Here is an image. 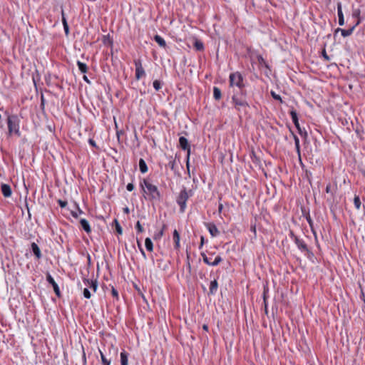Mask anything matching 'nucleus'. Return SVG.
Here are the masks:
<instances>
[{
    "instance_id": "nucleus-1",
    "label": "nucleus",
    "mask_w": 365,
    "mask_h": 365,
    "mask_svg": "<svg viewBox=\"0 0 365 365\" xmlns=\"http://www.w3.org/2000/svg\"><path fill=\"white\" fill-rule=\"evenodd\" d=\"M232 103L237 111L246 112L247 108H250V104L247 101V91L246 88L233 91Z\"/></svg>"
},
{
    "instance_id": "nucleus-2",
    "label": "nucleus",
    "mask_w": 365,
    "mask_h": 365,
    "mask_svg": "<svg viewBox=\"0 0 365 365\" xmlns=\"http://www.w3.org/2000/svg\"><path fill=\"white\" fill-rule=\"evenodd\" d=\"M140 185L145 192L148 195V200L150 201H160L161 200V195L157 186L153 185L149 180L144 179L140 182Z\"/></svg>"
},
{
    "instance_id": "nucleus-3",
    "label": "nucleus",
    "mask_w": 365,
    "mask_h": 365,
    "mask_svg": "<svg viewBox=\"0 0 365 365\" xmlns=\"http://www.w3.org/2000/svg\"><path fill=\"white\" fill-rule=\"evenodd\" d=\"M193 192L192 190H187L186 187H183L180 190L179 195L176 198V202L180 206V212H184L186 209V202L190 197L192 195Z\"/></svg>"
},
{
    "instance_id": "nucleus-4",
    "label": "nucleus",
    "mask_w": 365,
    "mask_h": 365,
    "mask_svg": "<svg viewBox=\"0 0 365 365\" xmlns=\"http://www.w3.org/2000/svg\"><path fill=\"white\" fill-rule=\"evenodd\" d=\"M229 83L230 87H237V89L246 88L244 77L239 71L231 73L229 76Z\"/></svg>"
},
{
    "instance_id": "nucleus-5",
    "label": "nucleus",
    "mask_w": 365,
    "mask_h": 365,
    "mask_svg": "<svg viewBox=\"0 0 365 365\" xmlns=\"http://www.w3.org/2000/svg\"><path fill=\"white\" fill-rule=\"evenodd\" d=\"M19 123L20 120L18 115H11L8 117L7 125L9 134L14 133L19 136L20 135Z\"/></svg>"
},
{
    "instance_id": "nucleus-6",
    "label": "nucleus",
    "mask_w": 365,
    "mask_h": 365,
    "mask_svg": "<svg viewBox=\"0 0 365 365\" xmlns=\"http://www.w3.org/2000/svg\"><path fill=\"white\" fill-rule=\"evenodd\" d=\"M83 282L86 287L83 289V296L86 299H90L91 297V292H96L98 288L96 281L89 280L87 279H83Z\"/></svg>"
},
{
    "instance_id": "nucleus-7",
    "label": "nucleus",
    "mask_w": 365,
    "mask_h": 365,
    "mask_svg": "<svg viewBox=\"0 0 365 365\" xmlns=\"http://www.w3.org/2000/svg\"><path fill=\"white\" fill-rule=\"evenodd\" d=\"M294 243L297 246L298 249L302 252H304L307 257L312 259L314 257V253L309 249L307 245L305 243V242L302 240L298 237L294 241Z\"/></svg>"
},
{
    "instance_id": "nucleus-8",
    "label": "nucleus",
    "mask_w": 365,
    "mask_h": 365,
    "mask_svg": "<svg viewBox=\"0 0 365 365\" xmlns=\"http://www.w3.org/2000/svg\"><path fill=\"white\" fill-rule=\"evenodd\" d=\"M179 146L180 148L187 151V160H186V165L187 169H189V159L190 155V145L187 140V139L185 137L181 136L179 138Z\"/></svg>"
},
{
    "instance_id": "nucleus-9",
    "label": "nucleus",
    "mask_w": 365,
    "mask_h": 365,
    "mask_svg": "<svg viewBox=\"0 0 365 365\" xmlns=\"http://www.w3.org/2000/svg\"><path fill=\"white\" fill-rule=\"evenodd\" d=\"M289 113H290L292 122L294 124L295 127L297 128L298 133L300 134L301 136H304L306 138L307 136V133L305 130L303 131L302 130V128H300L297 111L292 108V109L290 110Z\"/></svg>"
},
{
    "instance_id": "nucleus-10",
    "label": "nucleus",
    "mask_w": 365,
    "mask_h": 365,
    "mask_svg": "<svg viewBox=\"0 0 365 365\" xmlns=\"http://www.w3.org/2000/svg\"><path fill=\"white\" fill-rule=\"evenodd\" d=\"M135 67V78L140 80L142 77L145 76V70L142 66V62L140 58L134 60Z\"/></svg>"
},
{
    "instance_id": "nucleus-11",
    "label": "nucleus",
    "mask_w": 365,
    "mask_h": 365,
    "mask_svg": "<svg viewBox=\"0 0 365 365\" xmlns=\"http://www.w3.org/2000/svg\"><path fill=\"white\" fill-rule=\"evenodd\" d=\"M361 22V20H358L356 21V22L351 27L349 28V29H340V28H337L335 31H334V36L338 33V32H341V35L344 36V37H347V36H349L352 34L354 30L355 29V28L360 24Z\"/></svg>"
},
{
    "instance_id": "nucleus-12",
    "label": "nucleus",
    "mask_w": 365,
    "mask_h": 365,
    "mask_svg": "<svg viewBox=\"0 0 365 365\" xmlns=\"http://www.w3.org/2000/svg\"><path fill=\"white\" fill-rule=\"evenodd\" d=\"M205 225L207 228L212 237H217L220 235L218 228L213 222H206L205 223Z\"/></svg>"
},
{
    "instance_id": "nucleus-13",
    "label": "nucleus",
    "mask_w": 365,
    "mask_h": 365,
    "mask_svg": "<svg viewBox=\"0 0 365 365\" xmlns=\"http://www.w3.org/2000/svg\"><path fill=\"white\" fill-rule=\"evenodd\" d=\"M46 280L47 282L52 285L53 288V290H54V292L55 294L59 297L60 296V289H59V287H58V285L57 284V283L55 282L54 279L53 278V277L49 274L48 273L46 274Z\"/></svg>"
},
{
    "instance_id": "nucleus-14",
    "label": "nucleus",
    "mask_w": 365,
    "mask_h": 365,
    "mask_svg": "<svg viewBox=\"0 0 365 365\" xmlns=\"http://www.w3.org/2000/svg\"><path fill=\"white\" fill-rule=\"evenodd\" d=\"M1 190L2 195L5 197H10L12 195L11 186L8 184L2 183L1 185Z\"/></svg>"
},
{
    "instance_id": "nucleus-15",
    "label": "nucleus",
    "mask_w": 365,
    "mask_h": 365,
    "mask_svg": "<svg viewBox=\"0 0 365 365\" xmlns=\"http://www.w3.org/2000/svg\"><path fill=\"white\" fill-rule=\"evenodd\" d=\"M103 43L105 46H109L110 47L111 61H113V40L108 34L103 37Z\"/></svg>"
},
{
    "instance_id": "nucleus-16",
    "label": "nucleus",
    "mask_w": 365,
    "mask_h": 365,
    "mask_svg": "<svg viewBox=\"0 0 365 365\" xmlns=\"http://www.w3.org/2000/svg\"><path fill=\"white\" fill-rule=\"evenodd\" d=\"M337 14L339 18V24L340 26H343L344 24V17L341 2L337 3Z\"/></svg>"
},
{
    "instance_id": "nucleus-17",
    "label": "nucleus",
    "mask_w": 365,
    "mask_h": 365,
    "mask_svg": "<svg viewBox=\"0 0 365 365\" xmlns=\"http://www.w3.org/2000/svg\"><path fill=\"white\" fill-rule=\"evenodd\" d=\"M218 288V283L216 279H214L210 282V288H209V295H214L216 294Z\"/></svg>"
},
{
    "instance_id": "nucleus-18",
    "label": "nucleus",
    "mask_w": 365,
    "mask_h": 365,
    "mask_svg": "<svg viewBox=\"0 0 365 365\" xmlns=\"http://www.w3.org/2000/svg\"><path fill=\"white\" fill-rule=\"evenodd\" d=\"M31 246V250H32L34 255L36 256V259H41L42 257V255H41V250H40L39 247L38 246V245L35 242H32Z\"/></svg>"
},
{
    "instance_id": "nucleus-19",
    "label": "nucleus",
    "mask_w": 365,
    "mask_h": 365,
    "mask_svg": "<svg viewBox=\"0 0 365 365\" xmlns=\"http://www.w3.org/2000/svg\"><path fill=\"white\" fill-rule=\"evenodd\" d=\"M80 225L87 233H90L91 232V228L88 221L86 219H81Z\"/></svg>"
},
{
    "instance_id": "nucleus-20",
    "label": "nucleus",
    "mask_w": 365,
    "mask_h": 365,
    "mask_svg": "<svg viewBox=\"0 0 365 365\" xmlns=\"http://www.w3.org/2000/svg\"><path fill=\"white\" fill-rule=\"evenodd\" d=\"M120 365H128V353L125 350L120 353Z\"/></svg>"
},
{
    "instance_id": "nucleus-21",
    "label": "nucleus",
    "mask_w": 365,
    "mask_h": 365,
    "mask_svg": "<svg viewBox=\"0 0 365 365\" xmlns=\"http://www.w3.org/2000/svg\"><path fill=\"white\" fill-rule=\"evenodd\" d=\"M154 40L160 46V47H163V48H165L166 47V42L159 35L156 34L154 36Z\"/></svg>"
},
{
    "instance_id": "nucleus-22",
    "label": "nucleus",
    "mask_w": 365,
    "mask_h": 365,
    "mask_svg": "<svg viewBox=\"0 0 365 365\" xmlns=\"http://www.w3.org/2000/svg\"><path fill=\"white\" fill-rule=\"evenodd\" d=\"M139 169L142 173H145L148 172L147 164L143 158L139 160Z\"/></svg>"
},
{
    "instance_id": "nucleus-23",
    "label": "nucleus",
    "mask_w": 365,
    "mask_h": 365,
    "mask_svg": "<svg viewBox=\"0 0 365 365\" xmlns=\"http://www.w3.org/2000/svg\"><path fill=\"white\" fill-rule=\"evenodd\" d=\"M61 16H62V24L63 26L64 31L66 34H68L69 33V27L66 21V19L65 17V14L63 10H61Z\"/></svg>"
},
{
    "instance_id": "nucleus-24",
    "label": "nucleus",
    "mask_w": 365,
    "mask_h": 365,
    "mask_svg": "<svg viewBox=\"0 0 365 365\" xmlns=\"http://www.w3.org/2000/svg\"><path fill=\"white\" fill-rule=\"evenodd\" d=\"M213 98L216 101H219L222 98V93L218 87L213 88Z\"/></svg>"
},
{
    "instance_id": "nucleus-25",
    "label": "nucleus",
    "mask_w": 365,
    "mask_h": 365,
    "mask_svg": "<svg viewBox=\"0 0 365 365\" xmlns=\"http://www.w3.org/2000/svg\"><path fill=\"white\" fill-rule=\"evenodd\" d=\"M193 46L196 49V51H201L204 50L203 43L200 40L195 39L193 43Z\"/></svg>"
},
{
    "instance_id": "nucleus-26",
    "label": "nucleus",
    "mask_w": 365,
    "mask_h": 365,
    "mask_svg": "<svg viewBox=\"0 0 365 365\" xmlns=\"http://www.w3.org/2000/svg\"><path fill=\"white\" fill-rule=\"evenodd\" d=\"M77 66L78 67L79 71L83 73H86L88 71V66L85 63H83L80 61H77Z\"/></svg>"
},
{
    "instance_id": "nucleus-27",
    "label": "nucleus",
    "mask_w": 365,
    "mask_h": 365,
    "mask_svg": "<svg viewBox=\"0 0 365 365\" xmlns=\"http://www.w3.org/2000/svg\"><path fill=\"white\" fill-rule=\"evenodd\" d=\"M145 245L148 251L152 252L153 250V244L150 238L147 237L145 240Z\"/></svg>"
},
{
    "instance_id": "nucleus-28",
    "label": "nucleus",
    "mask_w": 365,
    "mask_h": 365,
    "mask_svg": "<svg viewBox=\"0 0 365 365\" xmlns=\"http://www.w3.org/2000/svg\"><path fill=\"white\" fill-rule=\"evenodd\" d=\"M306 220H307V222L314 235L315 240H317V234H316L315 231L314 230V227H313V220H312L309 213L306 216Z\"/></svg>"
},
{
    "instance_id": "nucleus-29",
    "label": "nucleus",
    "mask_w": 365,
    "mask_h": 365,
    "mask_svg": "<svg viewBox=\"0 0 365 365\" xmlns=\"http://www.w3.org/2000/svg\"><path fill=\"white\" fill-rule=\"evenodd\" d=\"M250 158L253 163L259 165L260 163V159L257 156L255 152L252 150L250 154Z\"/></svg>"
},
{
    "instance_id": "nucleus-30",
    "label": "nucleus",
    "mask_w": 365,
    "mask_h": 365,
    "mask_svg": "<svg viewBox=\"0 0 365 365\" xmlns=\"http://www.w3.org/2000/svg\"><path fill=\"white\" fill-rule=\"evenodd\" d=\"M166 228H167V225H166L165 224H163V227H162L161 230H160L159 232L156 233V234L154 235V237H153L154 240H158V239H160V238L163 237V234H164V230H165Z\"/></svg>"
},
{
    "instance_id": "nucleus-31",
    "label": "nucleus",
    "mask_w": 365,
    "mask_h": 365,
    "mask_svg": "<svg viewBox=\"0 0 365 365\" xmlns=\"http://www.w3.org/2000/svg\"><path fill=\"white\" fill-rule=\"evenodd\" d=\"M257 58L258 63L261 66H263L266 68H269V66H268L267 61L264 60V58L261 55L257 56Z\"/></svg>"
},
{
    "instance_id": "nucleus-32",
    "label": "nucleus",
    "mask_w": 365,
    "mask_h": 365,
    "mask_svg": "<svg viewBox=\"0 0 365 365\" xmlns=\"http://www.w3.org/2000/svg\"><path fill=\"white\" fill-rule=\"evenodd\" d=\"M354 204L356 210H359L361 207V200L359 195H355L354 198Z\"/></svg>"
},
{
    "instance_id": "nucleus-33",
    "label": "nucleus",
    "mask_w": 365,
    "mask_h": 365,
    "mask_svg": "<svg viewBox=\"0 0 365 365\" xmlns=\"http://www.w3.org/2000/svg\"><path fill=\"white\" fill-rule=\"evenodd\" d=\"M170 160L168 163V166L170 168V169L172 170L175 172L176 160H175V159H173L172 156H170Z\"/></svg>"
},
{
    "instance_id": "nucleus-34",
    "label": "nucleus",
    "mask_w": 365,
    "mask_h": 365,
    "mask_svg": "<svg viewBox=\"0 0 365 365\" xmlns=\"http://www.w3.org/2000/svg\"><path fill=\"white\" fill-rule=\"evenodd\" d=\"M270 94H271L272 97L274 100H277V101H279L281 103H284V101H282L281 96L279 94H277L274 91H271Z\"/></svg>"
},
{
    "instance_id": "nucleus-35",
    "label": "nucleus",
    "mask_w": 365,
    "mask_h": 365,
    "mask_svg": "<svg viewBox=\"0 0 365 365\" xmlns=\"http://www.w3.org/2000/svg\"><path fill=\"white\" fill-rule=\"evenodd\" d=\"M201 256L202 257L203 262L206 264L212 266V262H210V258L204 252L201 253Z\"/></svg>"
},
{
    "instance_id": "nucleus-36",
    "label": "nucleus",
    "mask_w": 365,
    "mask_h": 365,
    "mask_svg": "<svg viewBox=\"0 0 365 365\" xmlns=\"http://www.w3.org/2000/svg\"><path fill=\"white\" fill-rule=\"evenodd\" d=\"M153 87L156 91H158L161 88V83L158 80H155L153 81Z\"/></svg>"
},
{
    "instance_id": "nucleus-37",
    "label": "nucleus",
    "mask_w": 365,
    "mask_h": 365,
    "mask_svg": "<svg viewBox=\"0 0 365 365\" xmlns=\"http://www.w3.org/2000/svg\"><path fill=\"white\" fill-rule=\"evenodd\" d=\"M173 238L174 242H180V234L177 230L173 231Z\"/></svg>"
},
{
    "instance_id": "nucleus-38",
    "label": "nucleus",
    "mask_w": 365,
    "mask_h": 365,
    "mask_svg": "<svg viewBox=\"0 0 365 365\" xmlns=\"http://www.w3.org/2000/svg\"><path fill=\"white\" fill-rule=\"evenodd\" d=\"M268 291L269 289L267 287H264V291H263V302H267L268 298Z\"/></svg>"
},
{
    "instance_id": "nucleus-39",
    "label": "nucleus",
    "mask_w": 365,
    "mask_h": 365,
    "mask_svg": "<svg viewBox=\"0 0 365 365\" xmlns=\"http://www.w3.org/2000/svg\"><path fill=\"white\" fill-rule=\"evenodd\" d=\"M222 261V258L220 255H217L215 260L212 262V266H217Z\"/></svg>"
},
{
    "instance_id": "nucleus-40",
    "label": "nucleus",
    "mask_w": 365,
    "mask_h": 365,
    "mask_svg": "<svg viewBox=\"0 0 365 365\" xmlns=\"http://www.w3.org/2000/svg\"><path fill=\"white\" fill-rule=\"evenodd\" d=\"M135 229L137 230V233H142L144 231V229L139 221L136 222Z\"/></svg>"
},
{
    "instance_id": "nucleus-41",
    "label": "nucleus",
    "mask_w": 365,
    "mask_h": 365,
    "mask_svg": "<svg viewBox=\"0 0 365 365\" xmlns=\"http://www.w3.org/2000/svg\"><path fill=\"white\" fill-rule=\"evenodd\" d=\"M101 360L103 365H110V361H108L102 352H101Z\"/></svg>"
},
{
    "instance_id": "nucleus-42",
    "label": "nucleus",
    "mask_w": 365,
    "mask_h": 365,
    "mask_svg": "<svg viewBox=\"0 0 365 365\" xmlns=\"http://www.w3.org/2000/svg\"><path fill=\"white\" fill-rule=\"evenodd\" d=\"M57 202L61 208L66 207L68 204L67 201L63 200H58Z\"/></svg>"
},
{
    "instance_id": "nucleus-43",
    "label": "nucleus",
    "mask_w": 365,
    "mask_h": 365,
    "mask_svg": "<svg viewBox=\"0 0 365 365\" xmlns=\"http://www.w3.org/2000/svg\"><path fill=\"white\" fill-rule=\"evenodd\" d=\"M115 232H118V234L122 233V227L116 219H115Z\"/></svg>"
},
{
    "instance_id": "nucleus-44",
    "label": "nucleus",
    "mask_w": 365,
    "mask_h": 365,
    "mask_svg": "<svg viewBox=\"0 0 365 365\" xmlns=\"http://www.w3.org/2000/svg\"><path fill=\"white\" fill-rule=\"evenodd\" d=\"M360 11L359 9H356V10H354L352 13V16L354 18H356L357 19V21L359 19L360 20Z\"/></svg>"
},
{
    "instance_id": "nucleus-45",
    "label": "nucleus",
    "mask_w": 365,
    "mask_h": 365,
    "mask_svg": "<svg viewBox=\"0 0 365 365\" xmlns=\"http://www.w3.org/2000/svg\"><path fill=\"white\" fill-rule=\"evenodd\" d=\"M289 236L292 240H294V242L299 237L292 230H289Z\"/></svg>"
},
{
    "instance_id": "nucleus-46",
    "label": "nucleus",
    "mask_w": 365,
    "mask_h": 365,
    "mask_svg": "<svg viewBox=\"0 0 365 365\" xmlns=\"http://www.w3.org/2000/svg\"><path fill=\"white\" fill-rule=\"evenodd\" d=\"M322 56H323V58H324L326 61H329L330 60V58H329V56L327 54V52H326V50H325V49H324V50L322 51Z\"/></svg>"
},
{
    "instance_id": "nucleus-47",
    "label": "nucleus",
    "mask_w": 365,
    "mask_h": 365,
    "mask_svg": "<svg viewBox=\"0 0 365 365\" xmlns=\"http://www.w3.org/2000/svg\"><path fill=\"white\" fill-rule=\"evenodd\" d=\"M292 133L293 137H294L295 146L299 145V138L295 134H294L292 132Z\"/></svg>"
},
{
    "instance_id": "nucleus-48",
    "label": "nucleus",
    "mask_w": 365,
    "mask_h": 365,
    "mask_svg": "<svg viewBox=\"0 0 365 365\" xmlns=\"http://www.w3.org/2000/svg\"><path fill=\"white\" fill-rule=\"evenodd\" d=\"M116 136H117V138H118V141L119 142V143H120V140H121V135H123V132L122 131H116Z\"/></svg>"
},
{
    "instance_id": "nucleus-49",
    "label": "nucleus",
    "mask_w": 365,
    "mask_h": 365,
    "mask_svg": "<svg viewBox=\"0 0 365 365\" xmlns=\"http://www.w3.org/2000/svg\"><path fill=\"white\" fill-rule=\"evenodd\" d=\"M126 188L128 191H133L134 189V185L133 183H128L126 186Z\"/></svg>"
},
{
    "instance_id": "nucleus-50",
    "label": "nucleus",
    "mask_w": 365,
    "mask_h": 365,
    "mask_svg": "<svg viewBox=\"0 0 365 365\" xmlns=\"http://www.w3.org/2000/svg\"><path fill=\"white\" fill-rule=\"evenodd\" d=\"M137 242H138V247H139V249H140V252H141L142 255H143V256H145V252H144L143 249V248H142V247H141V244H140V241H139V240H137Z\"/></svg>"
},
{
    "instance_id": "nucleus-51",
    "label": "nucleus",
    "mask_w": 365,
    "mask_h": 365,
    "mask_svg": "<svg viewBox=\"0 0 365 365\" xmlns=\"http://www.w3.org/2000/svg\"><path fill=\"white\" fill-rule=\"evenodd\" d=\"M88 143H89V144H90L91 145H92L93 147H96V144L95 140H93V139H91V138H90V139L88 140Z\"/></svg>"
},
{
    "instance_id": "nucleus-52",
    "label": "nucleus",
    "mask_w": 365,
    "mask_h": 365,
    "mask_svg": "<svg viewBox=\"0 0 365 365\" xmlns=\"http://www.w3.org/2000/svg\"><path fill=\"white\" fill-rule=\"evenodd\" d=\"M250 230L254 232L255 234H256V226L255 225H251L250 227Z\"/></svg>"
},
{
    "instance_id": "nucleus-53",
    "label": "nucleus",
    "mask_w": 365,
    "mask_h": 365,
    "mask_svg": "<svg viewBox=\"0 0 365 365\" xmlns=\"http://www.w3.org/2000/svg\"><path fill=\"white\" fill-rule=\"evenodd\" d=\"M222 209H223V205L222 203H220L219 206H218V212L221 213L222 211Z\"/></svg>"
},
{
    "instance_id": "nucleus-54",
    "label": "nucleus",
    "mask_w": 365,
    "mask_h": 365,
    "mask_svg": "<svg viewBox=\"0 0 365 365\" xmlns=\"http://www.w3.org/2000/svg\"><path fill=\"white\" fill-rule=\"evenodd\" d=\"M326 192L327 193L330 192H331V185L330 184H328L326 187Z\"/></svg>"
},
{
    "instance_id": "nucleus-55",
    "label": "nucleus",
    "mask_w": 365,
    "mask_h": 365,
    "mask_svg": "<svg viewBox=\"0 0 365 365\" xmlns=\"http://www.w3.org/2000/svg\"><path fill=\"white\" fill-rule=\"evenodd\" d=\"M83 79L86 83H89V84L91 83L90 80L88 78V77H87L86 75H84V76H83Z\"/></svg>"
},
{
    "instance_id": "nucleus-56",
    "label": "nucleus",
    "mask_w": 365,
    "mask_h": 365,
    "mask_svg": "<svg viewBox=\"0 0 365 365\" xmlns=\"http://www.w3.org/2000/svg\"><path fill=\"white\" fill-rule=\"evenodd\" d=\"M295 148H296V150H297L299 156H300V145L295 146Z\"/></svg>"
},
{
    "instance_id": "nucleus-57",
    "label": "nucleus",
    "mask_w": 365,
    "mask_h": 365,
    "mask_svg": "<svg viewBox=\"0 0 365 365\" xmlns=\"http://www.w3.org/2000/svg\"><path fill=\"white\" fill-rule=\"evenodd\" d=\"M175 242V249L178 250L180 247V242Z\"/></svg>"
},
{
    "instance_id": "nucleus-58",
    "label": "nucleus",
    "mask_w": 365,
    "mask_h": 365,
    "mask_svg": "<svg viewBox=\"0 0 365 365\" xmlns=\"http://www.w3.org/2000/svg\"><path fill=\"white\" fill-rule=\"evenodd\" d=\"M202 329L203 330H205V331H208V325L207 324H203L202 325Z\"/></svg>"
},
{
    "instance_id": "nucleus-59",
    "label": "nucleus",
    "mask_w": 365,
    "mask_h": 365,
    "mask_svg": "<svg viewBox=\"0 0 365 365\" xmlns=\"http://www.w3.org/2000/svg\"><path fill=\"white\" fill-rule=\"evenodd\" d=\"M264 312L265 314H267V302H264Z\"/></svg>"
},
{
    "instance_id": "nucleus-60",
    "label": "nucleus",
    "mask_w": 365,
    "mask_h": 365,
    "mask_svg": "<svg viewBox=\"0 0 365 365\" xmlns=\"http://www.w3.org/2000/svg\"><path fill=\"white\" fill-rule=\"evenodd\" d=\"M205 237H204V236H201V237H200V243H202V244H203V245H204V244H205Z\"/></svg>"
},
{
    "instance_id": "nucleus-61",
    "label": "nucleus",
    "mask_w": 365,
    "mask_h": 365,
    "mask_svg": "<svg viewBox=\"0 0 365 365\" xmlns=\"http://www.w3.org/2000/svg\"><path fill=\"white\" fill-rule=\"evenodd\" d=\"M110 293H111L112 296L114 297V287H111Z\"/></svg>"
},
{
    "instance_id": "nucleus-62",
    "label": "nucleus",
    "mask_w": 365,
    "mask_h": 365,
    "mask_svg": "<svg viewBox=\"0 0 365 365\" xmlns=\"http://www.w3.org/2000/svg\"><path fill=\"white\" fill-rule=\"evenodd\" d=\"M187 268H188V269H189V272H190V269H191V265H190V262H189V261L187 262Z\"/></svg>"
},
{
    "instance_id": "nucleus-63",
    "label": "nucleus",
    "mask_w": 365,
    "mask_h": 365,
    "mask_svg": "<svg viewBox=\"0 0 365 365\" xmlns=\"http://www.w3.org/2000/svg\"><path fill=\"white\" fill-rule=\"evenodd\" d=\"M124 212H126V213H128L129 212V209L128 207H125L124 208Z\"/></svg>"
},
{
    "instance_id": "nucleus-64",
    "label": "nucleus",
    "mask_w": 365,
    "mask_h": 365,
    "mask_svg": "<svg viewBox=\"0 0 365 365\" xmlns=\"http://www.w3.org/2000/svg\"><path fill=\"white\" fill-rule=\"evenodd\" d=\"M72 215H73V217H78L77 214H76V213H75V212H72Z\"/></svg>"
}]
</instances>
